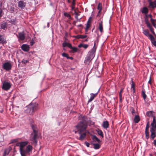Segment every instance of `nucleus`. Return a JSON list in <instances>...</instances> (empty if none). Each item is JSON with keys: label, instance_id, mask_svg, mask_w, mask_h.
<instances>
[{"label": "nucleus", "instance_id": "f257e3e1", "mask_svg": "<svg viewBox=\"0 0 156 156\" xmlns=\"http://www.w3.org/2000/svg\"><path fill=\"white\" fill-rule=\"evenodd\" d=\"M83 119V120L79 123L76 126V127L77 130V131H75V133L78 132V133L80 134L82 132L84 131L87 128V120L85 118Z\"/></svg>", "mask_w": 156, "mask_h": 156}, {"label": "nucleus", "instance_id": "f03ea898", "mask_svg": "<svg viewBox=\"0 0 156 156\" xmlns=\"http://www.w3.org/2000/svg\"><path fill=\"white\" fill-rule=\"evenodd\" d=\"M95 44V43H94V47L88 53L87 56L85 58L84 62L86 64L88 63L94 58L95 56V53L96 49V48L94 47Z\"/></svg>", "mask_w": 156, "mask_h": 156}, {"label": "nucleus", "instance_id": "7ed1b4c3", "mask_svg": "<svg viewBox=\"0 0 156 156\" xmlns=\"http://www.w3.org/2000/svg\"><path fill=\"white\" fill-rule=\"evenodd\" d=\"M28 143V141H26L19 142L16 144V145L20 147V151L21 156H25V151L24 147Z\"/></svg>", "mask_w": 156, "mask_h": 156}, {"label": "nucleus", "instance_id": "20e7f679", "mask_svg": "<svg viewBox=\"0 0 156 156\" xmlns=\"http://www.w3.org/2000/svg\"><path fill=\"white\" fill-rule=\"evenodd\" d=\"M37 105L30 104L27 107L26 110V112L29 113L30 115H32L33 113L37 109Z\"/></svg>", "mask_w": 156, "mask_h": 156}, {"label": "nucleus", "instance_id": "39448f33", "mask_svg": "<svg viewBox=\"0 0 156 156\" xmlns=\"http://www.w3.org/2000/svg\"><path fill=\"white\" fill-rule=\"evenodd\" d=\"M2 68L6 71H9L11 69L12 66L11 64L9 62L4 63L2 65Z\"/></svg>", "mask_w": 156, "mask_h": 156}, {"label": "nucleus", "instance_id": "423d86ee", "mask_svg": "<svg viewBox=\"0 0 156 156\" xmlns=\"http://www.w3.org/2000/svg\"><path fill=\"white\" fill-rule=\"evenodd\" d=\"M11 87L10 83L7 82H5L3 83L2 86V89L7 90H9Z\"/></svg>", "mask_w": 156, "mask_h": 156}, {"label": "nucleus", "instance_id": "0eeeda50", "mask_svg": "<svg viewBox=\"0 0 156 156\" xmlns=\"http://www.w3.org/2000/svg\"><path fill=\"white\" fill-rule=\"evenodd\" d=\"M33 130L34 134L33 137H31L30 140L32 142V143L34 142L36 143V139L37 136V132L34 129H33Z\"/></svg>", "mask_w": 156, "mask_h": 156}, {"label": "nucleus", "instance_id": "6e6552de", "mask_svg": "<svg viewBox=\"0 0 156 156\" xmlns=\"http://www.w3.org/2000/svg\"><path fill=\"white\" fill-rule=\"evenodd\" d=\"M151 127L150 130H156V120L155 119V117L154 116L153 118L152 122L151 124Z\"/></svg>", "mask_w": 156, "mask_h": 156}, {"label": "nucleus", "instance_id": "1a4fd4ad", "mask_svg": "<svg viewBox=\"0 0 156 156\" xmlns=\"http://www.w3.org/2000/svg\"><path fill=\"white\" fill-rule=\"evenodd\" d=\"M33 149L32 146L31 145H28L26 147V150H25V156H26V155L27 153H29L30 152H31Z\"/></svg>", "mask_w": 156, "mask_h": 156}, {"label": "nucleus", "instance_id": "9d476101", "mask_svg": "<svg viewBox=\"0 0 156 156\" xmlns=\"http://www.w3.org/2000/svg\"><path fill=\"white\" fill-rule=\"evenodd\" d=\"M29 45L26 44H23L21 46L22 49L25 51H29Z\"/></svg>", "mask_w": 156, "mask_h": 156}, {"label": "nucleus", "instance_id": "9b49d317", "mask_svg": "<svg viewBox=\"0 0 156 156\" xmlns=\"http://www.w3.org/2000/svg\"><path fill=\"white\" fill-rule=\"evenodd\" d=\"M12 150V147L9 146L8 147L6 148L4 151L3 156H6L9 154L10 151Z\"/></svg>", "mask_w": 156, "mask_h": 156}, {"label": "nucleus", "instance_id": "f8f14e48", "mask_svg": "<svg viewBox=\"0 0 156 156\" xmlns=\"http://www.w3.org/2000/svg\"><path fill=\"white\" fill-rule=\"evenodd\" d=\"M99 91V90L98 91V92L95 94H93L91 93L90 94V97L88 101V102H90L92 101L97 95Z\"/></svg>", "mask_w": 156, "mask_h": 156}, {"label": "nucleus", "instance_id": "ddd939ff", "mask_svg": "<svg viewBox=\"0 0 156 156\" xmlns=\"http://www.w3.org/2000/svg\"><path fill=\"white\" fill-rule=\"evenodd\" d=\"M25 3L22 1H20L18 2V7L21 9H23L25 7Z\"/></svg>", "mask_w": 156, "mask_h": 156}, {"label": "nucleus", "instance_id": "4468645a", "mask_svg": "<svg viewBox=\"0 0 156 156\" xmlns=\"http://www.w3.org/2000/svg\"><path fill=\"white\" fill-rule=\"evenodd\" d=\"M150 6L151 8H154L156 7V0H155L154 2L151 1L149 2Z\"/></svg>", "mask_w": 156, "mask_h": 156}, {"label": "nucleus", "instance_id": "2eb2a0df", "mask_svg": "<svg viewBox=\"0 0 156 156\" xmlns=\"http://www.w3.org/2000/svg\"><path fill=\"white\" fill-rule=\"evenodd\" d=\"M155 131L156 130H150L151 132V138L152 139H153L156 136Z\"/></svg>", "mask_w": 156, "mask_h": 156}, {"label": "nucleus", "instance_id": "dca6fc26", "mask_svg": "<svg viewBox=\"0 0 156 156\" xmlns=\"http://www.w3.org/2000/svg\"><path fill=\"white\" fill-rule=\"evenodd\" d=\"M6 43V41L4 37L1 35H0V43L3 44H5Z\"/></svg>", "mask_w": 156, "mask_h": 156}, {"label": "nucleus", "instance_id": "f3484780", "mask_svg": "<svg viewBox=\"0 0 156 156\" xmlns=\"http://www.w3.org/2000/svg\"><path fill=\"white\" fill-rule=\"evenodd\" d=\"M102 126L105 129H107L108 127L109 123L107 121H105L103 122Z\"/></svg>", "mask_w": 156, "mask_h": 156}, {"label": "nucleus", "instance_id": "a211bd4d", "mask_svg": "<svg viewBox=\"0 0 156 156\" xmlns=\"http://www.w3.org/2000/svg\"><path fill=\"white\" fill-rule=\"evenodd\" d=\"M19 38L21 40H23L25 38V36L23 33H19Z\"/></svg>", "mask_w": 156, "mask_h": 156}, {"label": "nucleus", "instance_id": "6ab92c4d", "mask_svg": "<svg viewBox=\"0 0 156 156\" xmlns=\"http://www.w3.org/2000/svg\"><path fill=\"white\" fill-rule=\"evenodd\" d=\"M102 23V21H101V23H99V26L98 27V29L101 33L103 32V27Z\"/></svg>", "mask_w": 156, "mask_h": 156}, {"label": "nucleus", "instance_id": "aec40b11", "mask_svg": "<svg viewBox=\"0 0 156 156\" xmlns=\"http://www.w3.org/2000/svg\"><path fill=\"white\" fill-rule=\"evenodd\" d=\"M92 139L95 142H97L98 143H100L101 142L100 140L98 139V138L95 135L92 136Z\"/></svg>", "mask_w": 156, "mask_h": 156}, {"label": "nucleus", "instance_id": "412c9836", "mask_svg": "<svg viewBox=\"0 0 156 156\" xmlns=\"http://www.w3.org/2000/svg\"><path fill=\"white\" fill-rule=\"evenodd\" d=\"M88 46V45L87 44H85L83 43H81L79 44L78 47L79 48L83 47L85 49L87 48Z\"/></svg>", "mask_w": 156, "mask_h": 156}, {"label": "nucleus", "instance_id": "4be33fe9", "mask_svg": "<svg viewBox=\"0 0 156 156\" xmlns=\"http://www.w3.org/2000/svg\"><path fill=\"white\" fill-rule=\"evenodd\" d=\"M87 36L86 35H78L75 36V37L77 39L82 38L83 39L86 38Z\"/></svg>", "mask_w": 156, "mask_h": 156}, {"label": "nucleus", "instance_id": "5701e85b", "mask_svg": "<svg viewBox=\"0 0 156 156\" xmlns=\"http://www.w3.org/2000/svg\"><path fill=\"white\" fill-rule=\"evenodd\" d=\"M96 131L97 132L98 135L101 136L102 137H104L103 132L101 130L99 129H97L96 130Z\"/></svg>", "mask_w": 156, "mask_h": 156}, {"label": "nucleus", "instance_id": "b1692460", "mask_svg": "<svg viewBox=\"0 0 156 156\" xmlns=\"http://www.w3.org/2000/svg\"><path fill=\"white\" fill-rule=\"evenodd\" d=\"M140 117L138 115H136L134 118V121L135 123H138L140 121Z\"/></svg>", "mask_w": 156, "mask_h": 156}, {"label": "nucleus", "instance_id": "393cba45", "mask_svg": "<svg viewBox=\"0 0 156 156\" xmlns=\"http://www.w3.org/2000/svg\"><path fill=\"white\" fill-rule=\"evenodd\" d=\"M90 22L88 20L86 26V27L85 28L86 32H87L88 28L90 27Z\"/></svg>", "mask_w": 156, "mask_h": 156}, {"label": "nucleus", "instance_id": "a878e982", "mask_svg": "<svg viewBox=\"0 0 156 156\" xmlns=\"http://www.w3.org/2000/svg\"><path fill=\"white\" fill-rule=\"evenodd\" d=\"M148 12V9L146 7H144L142 11V12L143 13H145L146 14Z\"/></svg>", "mask_w": 156, "mask_h": 156}, {"label": "nucleus", "instance_id": "bb28decb", "mask_svg": "<svg viewBox=\"0 0 156 156\" xmlns=\"http://www.w3.org/2000/svg\"><path fill=\"white\" fill-rule=\"evenodd\" d=\"M86 136V134L85 133H83L81 134L79 137V140H83L85 138Z\"/></svg>", "mask_w": 156, "mask_h": 156}, {"label": "nucleus", "instance_id": "cd10ccee", "mask_svg": "<svg viewBox=\"0 0 156 156\" xmlns=\"http://www.w3.org/2000/svg\"><path fill=\"white\" fill-rule=\"evenodd\" d=\"M131 89L133 90V92L134 93L135 91V86L132 80V83L131 85Z\"/></svg>", "mask_w": 156, "mask_h": 156}, {"label": "nucleus", "instance_id": "c85d7f7f", "mask_svg": "<svg viewBox=\"0 0 156 156\" xmlns=\"http://www.w3.org/2000/svg\"><path fill=\"white\" fill-rule=\"evenodd\" d=\"M151 21L153 26L154 27H155V26L156 25V20L151 18Z\"/></svg>", "mask_w": 156, "mask_h": 156}, {"label": "nucleus", "instance_id": "c756f323", "mask_svg": "<svg viewBox=\"0 0 156 156\" xmlns=\"http://www.w3.org/2000/svg\"><path fill=\"white\" fill-rule=\"evenodd\" d=\"M94 148L95 149H97L99 148L100 145L98 144H94Z\"/></svg>", "mask_w": 156, "mask_h": 156}, {"label": "nucleus", "instance_id": "7c9ffc66", "mask_svg": "<svg viewBox=\"0 0 156 156\" xmlns=\"http://www.w3.org/2000/svg\"><path fill=\"white\" fill-rule=\"evenodd\" d=\"M143 33L147 37L150 34L149 33L148 31L147 30H143Z\"/></svg>", "mask_w": 156, "mask_h": 156}, {"label": "nucleus", "instance_id": "2f4dec72", "mask_svg": "<svg viewBox=\"0 0 156 156\" xmlns=\"http://www.w3.org/2000/svg\"><path fill=\"white\" fill-rule=\"evenodd\" d=\"M75 17L77 20V21H80V20H79L78 18V16L79 15V14L78 13H77L76 12L75 10Z\"/></svg>", "mask_w": 156, "mask_h": 156}, {"label": "nucleus", "instance_id": "473e14b6", "mask_svg": "<svg viewBox=\"0 0 156 156\" xmlns=\"http://www.w3.org/2000/svg\"><path fill=\"white\" fill-rule=\"evenodd\" d=\"M97 9H98L99 10L101 11L102 9V5H101V4L100 3H99L98 4V5Z\"/></svg>", "mask_w": 156, "mask_h": 156}, {"label": "nucleus", "instance_id": "72a5a7b5", "mask_svg": "<svg viewBox=\"0 0 156 156\" xmlns=\"http://www.w3.org/2000/svg\"><path fill=\"white\" fill-rule=\"evenodd\" d=\"M7 27L6 23H3L1 25V28L3 29H5Z\"/></svg>", "mask_w": 156, "mask_h": 156}, {"label": "nucleus", "instance_id": "f704fd0d", "mask_svg": "<svg viewBox=\"0 0 156 156\" xmlns=\"http://www.w3.org/2000/svg\"><path fill=\"white\" fill-rule=\"evenodd\" d=\"M64 15L65 16L67 17L69 19H71V17L70 15L68 13L65 12L64 13Z\"/></svg>", "mask_w": 156, "mask_h": 156}, {"label": "nucleus", "instance_id": "c9c22d12", "mask_svg": "<svg viewBox=\"0 0 156 156\" xmlns=\"http://www.w3.org/2000/svg\"><path fill=\"white\" fill-rule=\"evenodd\" d=\"M145 133L146 135V138L147 139H148L149 137L148 131L145 130Z\"/></svg>", "mask_w": 156, "mask_h": 156}, {"label": "nucleus", "instance_id": "e433bc0d", "mask_svg": "<svg viewBox=\"0 0 156 156\" xmlns=\"http://www.w3.org/2000/svg\"><path fill=\"white\" fill-rule=\"evenodd\" d=\"M147 116L149 117L152 116H153L152 112L151 111H150V112H148L147 113Z\"/></svg>", "mask_w": 156, "mask_h": 156}, {"label": "nucleus", "instance_id": "4c0bfd02", "mask_svg": "<svg viewBox=\"0 0 156 156\" xmlns=\"http://www.w3.org/2000/svg\"><path fill=\"white\" fill-rule=\"evenodd\" d=\"M142 96L144 99L145 100L147 96L145 94V92L144 91H142Z\"/></svg>", "mask_w": 156, "mask_h": 156}, {"label": "nucleus", "instance_id": "58836bf2", "mask_svg": "<svg viewBox=\"0 0 156 156\" xmlns=\"http://www.w3.org/2000/svg\"><path fill=\"white\" fill-rule=\"evenodd\" d=\"M148 37H149V39L151 41L154 40V38L152 35L150 34Z\"/></svg>", "mask_w": 156, "mask_h": 156}, {"label": "nucleus", "instance_id": "ea45409f", "mask_svg": "<svg viewBox=\"0 0 156 156\" xmlns=\"http://www.w3.org/2000/svg\"><path fill=\"white\" fill-rule=\"evenodd\" d=\"M71 49H72V50L73 52H76L77 51V48L75 47H72Z\"/></svg>", "mask_w": 156, "mask_h": 156}, {"label": "nucleus", "instance_id": "a19ab883", "mask_svg": "<svg viewBox=\"0 0 156 156\" xmlns=\"http://www.w3.org/2000/svg\"><path fill=\"white\" fill-rule=\"evenodd\" d=\"M9 22L12 24H15L16 23V21L14 19H12L9 21Z\"/></svg>", "mask_w": 156, "mask_h": 156}, {"label": "nucleus", "instance_id": "79ce46f5", "mask_svg": "<svg viewBox=\"0 0 156 156\" xmlns=\"http://www.w3.org/2000/svg\"><path fill=\"white\" fill-rule=\"evenodd\" d=\"M69 43L66 42H64L62 44V46L63 47H65L66 46H68V45Z\"/></svg>", "mask_w": 156, "mask_h": 156}, {"label": "nucleus", "instance_id": "37998d69", "mask_svg": "<svg viewBox=\"0 0 156 156\" xmlns=\"http://www.w3.org/2000/svg\"><path fill=\"white\" fill-rule=\"evenodd\" d=\"M62 56L67 57V58H69V57L68 56V55L66 53H63L62 54Z\"/></svg>", "mask_w": 156, "mask_h": 156}, {"label": "nucleus", "instance_id": "c03bdc74", "mask_svg": "<svg viewBox=\"0 0 156 156\" xmlns=\"http://www.w3.org/2000/svg\"><path fill=\"white\" fill-rule=\"evenodd\" d=\"M149 122H148L147 125V126H146V127L145 130L148 131V129L149 128Z\"/></svg>", "mask_w": 156, "mask_h": 156}, {"label": "nucleus", "instance_id": "a18cd8bd", "mask_svg": "<svg viewBox=\"0 0 156 156\" xmlns=\"http://www.w3.org/2000/svg\"><path fill=\"white\" fill-rule=\"evenodd\" d=\"M22 62L23 63L25 64L28 62V61L27 60L23 59L22 61Z\"/></svg>", "mask_w": 156, "mask_h": 156}, {"label": "nucleus", "instance_id": "49530a36", "mask_svg": "<svg viewBox=\"0 0 156 156\" xmlns=\"http://www.w3.org/2000/svg\"><path fill=\"white\" fill-rule=\"evenodd\" d=\"M146 24L147 25V27L148 28H151L152 27L151 25V24L149 23V22L146 23Z\"/></svg>", "mask_w": 156, "mask_h": 156}, {"label": "nucleus", "instance_id": "de8ad7c7", "mask_svg": "<svg viewBox=\"0 0 156 156\" xmlns=\"http://www.w3.org/2000/svg\"><path fill=\"white\" fill-rule=\"evenodd\" d=\"M122 91H123V89H121V90H120V93L119 94V95L120 98H121L122 97V94H122Z\"/></svg>", "mask_w": 156, "mask_h": 156}, {"label": "nucleus", "instance_id": "09e8293b", "mask_svg": "<svg viewBox=\"0 0 156 156\" xmlns=\"http://www.w3.org/2000/svg\"><path fill=\"white\" fill-rule=\"evenodd\" d=\"M145 16L147 18H149L150 17L151 19L152 18V15L151 14H146L145 15Z\"/></svg>", "mask_w": 156, "mask_h": 156}, {"label": "nucleus", "instance_id": "8fccbe9b", "mask_svg": "<svg viewBox=\"0 0 156 156\" xmlns=\"http://www.w3.org/2000/svg\"><path fill=\"white\" fill-rule=\"evenodd\" d=\"M148 18H147L145 16V21L146 23L149 22Z\"/></svg>", "mask_w": 156, "mask_h": 156}, {"label": "nucleus", "instance_id": "3c124183", "mask_svg": "<svg viewBox=\"0 0 156 156\" xmlns=\"http://www.w3.org/2000/svg\"><path fill=\"white\" fill-rule=\"evenodd\" d=\"M17 141V140L16 139L12 140L11 141V143H14L15 142H16Z\"/></svg>", "mask_w": 156, "mask_h": 156}, {"label": "nucleus", "instance_id": "603ef678", "mask_svg": "<svg viewBox=\"0 0 156 156\" xmlns=\"http://www.w3.org/2000/svg\"><path fill=\"white\" fill-rule=\"evenodd\" d=\"M152 42L155 46H156V41H155L154 40L152 41Z\"/></svg>", "mask_w": 156, "mask_h": 156}, {"label": "nucleus", "instance_id": "864d4df0", "mask_svg": "<svg viewBox=\"0 0 156 156\" xmlns=\"http://www.w3.org/2000/svg\"><path fill=\"white\" fill-rule=\"evenodd\" d=\"M68 47H69L70 49H71L72 48V44L69 43L68 45Z\"/></svg>", "mask_w": 156, "mask_h": 156}, {"label": "nucleus", "instance_id": "5fc2aeb1", "mask_svg": "<svg viewBox=\"0 0 156 156\" xmlns=\"http://www.w3.org/2000/svg\"><path fill=\"white\" fill-rule=\"evenodd\" d=\"M150 30L151 31L152 33H154V30H153V28L152 27H151V28H149Z\"/></svg>", "mask_w": 156, "mask_h": 156}, {"label": "nucleus", "instance_id": "6e6d98bb", "mask_svg": "<svg viewBox=\"0 0 156 156\" xmlns=\"http://www.w3.org/2000/svg\"><path fill=\"white\" fill-rule=\"evenodd\" d=\"M75 1H76V0H73V1L72 3V5H75Z\"/></svg>", "mask_w": 156, "mask_h": 156}, {"label": "nucleus", "instance_id": "4d7b16f0", "mask_svg": "<svg viewBox=\"0 0 156 156\" xmlns=\"http://www.w3.org/2000/svg\"><path fill=\"white\" fill-rule=\"evenodd\" d=\"M101 11L99 10L97 15V16H100V14H101Z\"/></svg>", "mask_w": 156, "mask_h": 156}, {"label": "nucleus", "instance_id": "13d9d810", "mask_svg": "<svg viewBox=\"0 0 156 156\" xmlns=\"http://www.w3.org/2000/svg\"><path fill=\"white\" fill-rule=\"evenodd\" d=\"M86 143V146L87 147H89V145H90V144L87 143V142H86L85 143Z\"/></svg>", "mask_w": 156, "mask_h": 156}, {"label": "nucleus", "instance_id": "bf43d9fd", "mask_svg": "<svg viewBox=\"0 0 156 156\" xmlns=\"http://www.w3.org/2000/svg\"><path fill=\"white\" fill-rule=\"evenodd\" d=\"M153 144L155 146H156V139L154 140Z\"/></svg>", "mask_w": 156, "mask_h": 156}, {"label": "nucleus", "instance_id": "052dcab7", "mask_svg": "<svg viewBox=\"0 0 156 156\" xmlns=\"http://www.w3.org/2000/svg\"><path fill=\"white\" fill-rule=\"evenodd\" d=\"M2 10L0 11V17H1V14H2Z\"/></svg>", "mask_w": 156, "mask_h": 156}, {"label": "nucleus", "instance_id": "680f3d73", "mask_svg": "<svg viewBox=\"0 0 156 156\" xmlns=\"http://www.w3.org/2000/svg\"><path fill=\"white\" fill-rule=\"evenodd\" d=\"M74 5H72V9H73L74 8Z\"/></svg>", "mask_w": 156, "mask_h": 156}, {"label": "nucleus", "instance_id": "e2e57ef3", "mask_svg": "<svg viewBox=\"0 0 156 156\" xmlns=\"http://www.w3.org/2000/svg\"><path fill=\"white\" fill-rule=\"evenodd\" d=\"M82 26V25L81 24H80L79 25H77V27H81Z\"/></svg>", "mask_w": 156, "mask_h": 156}, {"label": "nucleus", "instance_id": "0e129e2a", "mask_svg": "<svg viewBox=\"0 0 156 156\" xmlns=\"http://www.w3.org/2000/svg\"><path fill=\"white\" fill-rule=\"evenodd\" d=\"M76 22L75 21H74L73 23V24H74L75 25H76L75 23Z\"/></svg>", "mask_w": 156, "mask_h": 156}, {"label": "nucleus", "instance_id": "69168bd1", "mask_svg": "<svg viewBox=\"0 0 156 156\" xmlns=\"http://www.w3.org/2000/svg\"><path fill=\"white\" fill-rule=\"evenodd\" d=\"M148 0V2H149V3L151 1V0Z\"/></svg>", "mask_w": 156, "mask_h": 156}, {"label": "nucleus", "instance_id": "338daca9", "mask_svg": "<svg viewBox=\"0 0 156 156\" xmlns=\"http://www.w3.org/2000/svg\"><path fill=\"white\" fill-rule=\"evenodd\" d=\"M134 110H133V111H132V113H134Z\"/></svg>", "mask_w": 156, "mask_h": 156}, {"label": "nucleus", "instance_id": "774afa93", "mask_svg": "<svg viewBox=\"0 0 156 156\" xmlns=\"http://www.w3.org/2000/svg\"><path fill=\"white\" fill-rule=\"evenodd\" d=\"M33 43H31V45H33Z\"/></svg>", "mask_w": 156, "mask_h": 156}]
</instances>
